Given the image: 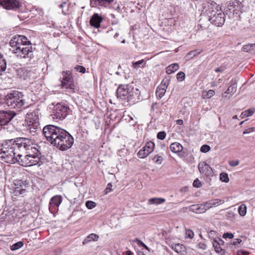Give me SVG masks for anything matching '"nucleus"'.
<instances>
[{
    "mask_svg": "<svg viewBox=\"0 0 255 255\" xmlns=\"http://www.w3.org/2000/svg\"><path fill=\"white\" fill-rule=\"evenodd\" d=\"M176 124L178 125H182L183 124V121L182 120H178L176 121Z\"/></svg>",
    "mask_w": 255,
    "mask_h": 255,
    "instance_id": "obj_59",
    "label": "nucleus"
},
{
    "mask_svg": "<svg viewBox=\"0 0 255 255\" xmlns=\"http://www.w3.org/2000/svg\"><path fill=\"white\" fill-rule=\"evenodd\" d=\"M165 201L164 198H153L148 200L149 204L159 205L164 203Z\"/></svg>",
    "mask_w": 255,
    "mask_h": 255,
    "instance_id": "obj_31",
    "label": "nucleus"
},
{
    "mask_svg": "<svg viewBox=\"0 0 255 255\" xmlns=\"http://www.w3.org/2000/svg\"><path fill=\"white\" fill-rule=\"evenodd\" d=\"M242 242V240L240 239H236L234 240L233 245H237Z\"/></svg>",
    "mask_w": 255,
    "mask_h": 255,
    "instance_id": "obj_58",
    "label": "nucleus"
},
{
    "mask_svg": "<svg viewBox=\"0 0 255 255\" xmlns=\"http://www.w3.org/2000/svg\"><path fill=\"white\" fill-rule=\"evenodd\" d=\"M170 149L172 152L178 153L182 150L183 146L179 142H175L171 144Z\"/></svg>",
    "mask_w": 255,
    "mask_h": 255,
    "instance_id": "obj_24",
    "label": "nucleus"
},
{
    "mask_svg": "<svg viewBox=\"0 0 255 255\" xmlns=\"http://www.w3.org/2000/svg\"><path fill=\"white\" fill-rule=\"evenodd\" d=\"M179 68V65L177 63L171 64L166 68V73L168 74H170L177 71Z\"/></svg>",
    "mask_w": 255,
    "mask_h": 255,
    "instance_id": "obj_29",
    "label": "nucleus"
},
{
    "mask_svg": "<svg viewBox=\"0 0 255 255\" xmlns=\"http://www.w3.org/2000/svg\"><path fill=\"white\" fill-rule=\"evenodd\" d=\"M112 187V183H109L108 184L106 189V191L107 193L109 192L112 191V189H111Z\"/></svg>",
    "mask_w": 255,
    "mask_h": 255,
    "instance_id": "obj_57",
    "label": "nucleus"
},
{
    "mask_svg": "<svg viewBox=\"0 0 255 255\" xmlns=\"http://www.w3.org/2000/svg\"><path fill=\"white\" fill-rule=\"evenodd\" d=\"M119 35V33H116L115 35H114V38H116L117 37H118Z\"/></svg>",
    "mask_w": 255,
    "mask_h": 255,
    "instance_id": "obj_63",
    "label": "nucleus"
},
{
    "mask_svg": "<svg viewBox=\"0 0 255 255\" xmlns=\"http://www.w3.org/2000/svg\"><path fill=\"white\" fill-rule=\"evenodd\" d=\"M17 138L6 140L3 141L0 148L1 154V157L7 163L14 164L17 163L19 164V160L21 158V154L18 153L16 156V149H18L17 144Z\"/></svg>",
    "mask_w": 255,
    "mask_h": 255,
    "instance_id": "obj_4",
    "label": "nucleus"
},
{
    "mask_svg": "<svg viewBox=\"0 0 255 255\" xmlns=\"http://www.w3.org/2000/svg\"><path fill=\"white\" fill-rule=\"evenodd\" d=\"M138 255H146L144 254L142 252L138 253Z\"/></svg>",
    "mask_w": 255,
    "mask_h": 255,
    "instance_id": "obj_64",
    "label": "nucleus"
},
{
    "mask_svg": "<svg viewBox=\"0 0 255 255\" xmlns=\"http://www.w3.org/2000/svg\"><path fill=\"white\" fill-rule=\"evenodd\" d=\"M165 92V85H160L156 90V95L157 98L160 99L164 95Z\"/></svg>",
    "mask_w": 255,
    "mask_h": 255,
    "instance_id": "obj_27",
    "label": "nucleus"
},
{
    "mask_svg": "<svg viewBox=\"0 0 255 255\" xmlns=\"http://www.w3.org/2000/svg\"><path fill=\"white\" fill-rule=\"evenodd\" d=\"M193 186L196 188H199L202 186V184L200 181L196 178L193 183Z\"/></svg>",
    "mask_w": 255,
    "mask_h": 255,
    "instance_id": "obj_49",
    "label": "nucleus"
},
{
    "mask_svg": "<svg viewBox=\"0 0 255 255\" xmlns=\"http://www.w3.org/2000/svg\"><path fill=\"white\" fill-rule=\"evenodd\" d=\"M212 245L216 253H221L222 252L223 253H225V251L220 247V243L216 239H213Z\"/></svg>",
    "mask_w": 255,
    "mask_h": 255,
    "instance_id": "obj_30",
    "label": "nucleus"
},
{
    "mask_svg": "<svg viewBox=\"0 0 255 255\" xmlns=\"http://www.w3.org/2000/svg\"><path fill=\"white\" fill-rule=\"evenodd\" d=\"M188 209L190 212L196 214H201L206 211L203 203L191 205L188 207Z\"/></svg>",
    "mask_w": 255,
    "mask_h": 255,
    "instance_id": "obj_21",
    "label": "nucleus"
},
{
    "mask_svg": "<svg viewBox=\"0 0 255 255\" xmlns=\"http://www.w3.org/2000/svg\"><path fill=\"white\" fill-rule=\"evenodd\" d=\"M99 237L97 234L92 233L89 235L83 241L82 244L85 245L91 241H97L99 239Z\"/></svg>",
    "mask_w": 255,
    "mask_h": 255,
    "instance_id": "obj_23",
    "label": "nucleus"
},
{
    "mask_svg": "<svg viewBox=\"0 0 255 255\" xmlns=\"http://www.w3.org/2000/svg\"><path fill=\"white\" fill-rule=\"evenodd\" d=\"M215 94V92L213 90H210L206 93V94L204 95L205 98H210L213 97Z\"/></svg>",
    "mask_w": 255,
    "mask_h": 255,
    "instance_id": "obj_46",
    "label": "nucleus"
},
{
    "mask_svg": "<svg viewBox=\"0 0 255 255\" xmlns=\"http://www.w3.org/2000/svg\"><path fill=\"white\" fill-rule=\"evenodd\" d=\"M220 180L224 182L228 183L229 181L228 175L227 173L222 172L220 175Z\"/></svg>",
    "mask_w": 255,
    "mask_h": 255,
    "instance_id": "obj_38",
    "label": "nucleus"
},
{
    "mask_svg": "<svg viewBox=\"0 0 255 255\" xmlns=\"http://www.w3.org/2000/svg\"><path fill=\"white\" fill-rule=\"evenodd\" d=\"M73 143L74 138L67 131L66 134H64L63 138L61 139L59 142H57V144L55 146L61 150L64 151L71 148Z\"/></svg>",
    "mask_w": 255,
    "mask_h": 255,
    "instance_id": "obj_10",
    "label": "nucleus"
},
{
    "mask_svg": "<svg viewBox=\"0 0 255 255\" xmlns=\"http://www.w3.org/2000/svg\"><path fill=\"white\" fill-rule=\"evenodd\" d=\"M152 160L154 162L158 164H160L163 161V158L161 156L156 155L153 158Z\"/></svg>",
    "mask_w": 255,
    "mask_h": 255,
    "instance_id": "obj_41",
    "label": "nucleus"
},
{
    "mask_svg": "<svg viewBox=\"0 0 255 255\" xmlns=\"http://www.w3.org/2000/svg\"><path fill=\"white\" fill-rule=\"evenodd\" d=\"M223 237L224 239H226V238L232 239L234 237V235L233 234L230 233H226L223 234Z\"/></svg>",
    "mask_w": 255,
    "mask_h": 255,
    "instance_id": "obj_51",
    "label": "nucleus"
},
{
    "mask_svg": "<svg viewBox=\"0 0 255 255\" xmlns=\"http://www.w3.org/2000/svg\"><path fill=\"white\" fill-rule=\"evenodd\" d=\"M211 148L210 146L204 144L200 148V151L203 153H206L210 150Z\"/></svg>",
    "mask_w": 255,
    "mask_h": 255,
    "instance_id": "obj_45",
    "label": "nucleus"
},
{
    "mask_svg": "<svg viewBox=\"0 0 255 255\" xmlns=\"http://www.w3.org/2000/svg\"><path fill=\"white\" fill-rule=\"evenodd\" d=\"M68 106L62 103H58L53 110V119L63 120L70 113Z\"/></svg>",
    "mask_w": 255,
    "mask_h": 255,
    "instance_id": "obj_9",
    "label": "nucleus"
},
{
    "mask_svg": "<svg viewBox=\"0 0 255 255\" xmlns=\"http://www.w3.org/2000/svg\"><path fill=\"white\" fill-rule=\"evenodd\" d=\"M25 122L28 126L36 127L39 126L38 111L36 110L33 112H28L26 115Z\"/></svg>",
    "mask_w": 255,
    "mask_h": 255,
    "instance_id": "obj_12",
    "label": "nucleus"
},
{
    "mask_svg": "<svg viewBox=\"0 0 255 255\" xmlns=\"http://www.w3.org/2000/svg\"><path fill=\"white\" fill-rule=\"evenodd\" d=\"M166 136V133L164 131H160L157 134V137L158 139L163 140Z\"/></svg>",
    "mask_w": 255,
    "mask_h": 255,
    "instance_id": "obj_48",
    "label": "nucleus"
},
{
    "mask_svg": "<svg viewBox=\"0 0 255 255\" xmlns=\"http://www.w3.org/2000/svg\"><path fill=\"white\" fill-rule=\"evenodd\" d=\"M4 100L6 104L10 109L24 108L26 104L24 95L18 91H11L8 93Z\"/></svg>",
    "mask_w": 255,
    "mask_h": 255,
    "instance_id": "obj_7",
    "label": "nucleus"
},
{
    "mask_svg": "<svg viewBox=\"0 0 255 255\" xmlns=\"http://www.w3.org/2000/svg\"><path fill=\"white\" fill-rule=\"evenodd\" d=\"M143 62H144V60L143 59H142L141 60H139L136 62H133L132 63V67L134 69H137L139 67L143 68L144 66H140V65L141 64H142Z\"/></svg>",
    "mask_w": 255,
    "mask_h": 255,
    "instance_id": "obj_39",
    "label": "nucleus"
},
{
    "mask_svg": "<svg viewBox=\"0 0 255 255\" xmlns=\"http://www.w3.org/2000/svg\"><path fill=\"white\" fill-rule=\"evenodd\" d=\"M7 62L6 58L4 55L0 52V73L5 71L6 68Z\"/></svg>",
    "mask_w": 255,
    "mask_h": 255,
    "instance_id": "obj_25",
    "label": "nucleus"
},
{
    "mask_svg": "<svg viewBox=\"0 0 255 255\" xmlns=\"http://www.w3.org/2000/svg\"><path fill=\"white\" fill-rule=\"evenodd\" d=\"M9 44L11 46L10 50L17 56L24 59L27 58L29 60L33 58L31 43L25 36H15L10 40Z\"/></svg>",
    "mask_w": 255,
    "mask_h": 255,
    "instance_id": "obj_3",
    "label": "nucleus"
},
{
    "mask_svg": "<svg viewBox=\"0 0 255 255\" xmlns=\"http://www.w3.org/2000/svg\"><path fill=\"white\" fill-rule=\"evenodd\" d=\"M201 53V51H198L196 50H192L188 52L186 57L188 59L193 58V57L198 55Z\"/></svg>",
    "mask_w": 255,
    "mask_h": 255,
    "instance_id": "obj_35",
    "label": "nucleus"
},
{
    "mask_svg": "<svg viewBox=\"0 0 255 255\" xmlns=\"http://www.w3.org/2000/svg\"><path fill=\"white\" fill-rule=\"evenodd\" d=\"M136 241L137 242V244L140 246H142V247H143L145 249H147V250H148V247H147V246H146L145 245L144 243H143L142 241H140V240H138L137 239H136Z\"/></svg>",
    "mask_w": 255,
    "mask_h": 255,
    "instance_id": "obj_56",
    "label": "nucleus"
},
{
    "mask_svg": "<svg viewBox=\"0 0 255 255\" xmlns=\"http://www.w3.org/2000/svg\"><path fill=\"white\" fill-rule=\"evenodd\" d=\"M62 80L61 83L62 88L71 90L74 92L75 85L73 83V79L69 71L62 72Z\"/></svg>",
    "mask_w": 255,
    "mask_h": 255,
    "instance_id": "obj_11",
    "label": "nucleus"
},
{
    "mask_svg": "<svg viewBox=\"0 0 255 255\" xmlns=\"http://www.w3.org/2000/svg\"><path fill=\"white\" fill-rule=\"evenodd\" d=\"M22 183V180H14L13 181V188H14V193H15L16 195H17L18 194H16V190L19 189V187L20 186V184Z\"/></svg>",
    "mask_w": 255,
    "mask_h": 255,
    "instance_id": "obj_34",
    "label": "nucleus"
},
{
    "mask_svg": "<svg viewBox=\"0 0 255 255\" xmlns=\"http://www.w3.org/2000/svg\"><path fill=\"white\" fill-rule=\"evenodd\" d=\"M132 253L130 251H128L126 252V255H131Z\"/></svg>",
    "mask_w": 255,
    "mask_h": 255,
    "instance_id": "obj_61",
    "label": "nucleus"
},
{
    "mask_svg": "<svg viewBox=\"0 0 255 255\" xmlns=\"http://www.w3.org/2000/svg\"><path fill=\"white\" fill-rule=\"evenodd\" d=\"M85 205L88 209H92L96 207V204L93 201H87L85 203Z\"/></svg>",
    "mask_w": 255,
    "mask_h": 255,
    "instance_id": "obj_42",
    "label": "nucleus"
},
{
    "mask_svg": "<svg viewBox=\"0 0 255 255\" xmlns=\"http://www.w3.org/2000/svg\"><path fill=\"white\" fill-rule=\"evenodd\" d=\"M23 246V243L22 242H18L13 245H12L10 247V250L11 251H15L18 250L21 248Z\"/></svg>",
    "mask_w": 255,
    "mask_h": 255,
    "instance_id": "obj_36",
    "label": "nucleus"
},
{
    "mask_svg": "<svg viewBox=\"0 0 255 255\" xmlns=\"http://www.w3.org/2000/svg\"><path fill=\"white\" fill-rule=\"evenodd\" d=\"M39 128V126H38L36 127H34L33 126H27V129L29 130L30 133L32 135H35L36 133V131Z\"/></svg>",
    "mask_w": 255,
    "mask_h": 255,
    "instance_id": "obj_40",
    "label": "nucleus"
},
{
    "mask_svg": "<svg viewBox=\"0 0 255 255\" xmlns=\"http://www.w3.org/2000/svg\"><path fill=\"white\" fill-rule=\"evenodd\" d=\"M255 130V128H248L245 129L244 131L243 134H247V133H250L251 132L254 131Z\"/></svg>",
    "mask_w": 255,
    "mask_h": 255,
    "instance_id": "obj_54",
    "label": "nucleus"
},
{
    "mask_svg": "<svg viewBox=\"0 0 255 255\" xmlns=\"http://www.w3.org/2000/svg\"><path fill=\"white\" fill-rule=\"evenodd\" d=\"M225 70V67L224 66H221L220 67L216 68L215 69V71L216 72H222Z\"/></svg>",
    "mask_w": 255,
    "mask_h": 255,
    "instance_id": "obj_55",
    "label": "nucleus"
},
{
    "mask_svg": "<svg viewBox=\"0 0 255 255\" xmlns=\"http://www.w3.org/2000/svg\"><path fill=\"white\" fill-rule=\"evenodd\" d=\"M254 43L245 45L243 46L242 50L244 52H249L254 49Z\"/></svg>",
    "mask_w": 255,
    "mask_h": 255,
    "instance_id": "obj_37",
    "label": "nucleus"
},
{
    "mask_svg": "<svg viewBox=\"0 0 255 255\" xmlns=\"http://www.w3.org/2000/svg\"><path fill=\"white\" fill-rule=\"evenodd\" d=\"M243 7L244 5L241 1L234 0L229 3L225 12L229 18L237 19L243 12Z\"/></svg>",
    "mask_w": 255,
    "mask_h": 255,
    "instance_id": "obj_8",
    "label": "nucleus"
},
{
    "mask_svg": "<svg viewBox=\"0 0 255 255\" xmlns=\"http://www.w3.org/2000/svg\"><path fill=\"white\" fill-rule=\"evenodd\" d=\"M194 234L192 230H191L190 229L186 230V233H185V238H188L190 239H192L194 237Z\"/></svg>",
    "mask_w": 255,
    "mask_h": 255,
    "instance_id": "obj_43",
    "label": "nucleus"
},
{
    "mask_svg": "<svg viewBox=\"0 0 255 255\" xmlns=\"http://www.w3.org/2000/svg\"><path fill=\"white\" fill-rule=\"evenodd\" d=\"M17 144L19 151H24L25 155L21 154V158L19 160V165L24 166H30L39 164L41 158V153L40 146L36 143H34L29 138L24 137L17 138Z\"/></svg>",
    "mask_w": 255,
    "mask_h": 255,
    "instance_id": "obj_1",
    "label": "nucleus"
},
{
    "mask_svg": "<svg viewBox=\"0 0 255 255\" xmlns=\"http://www.w3.org/2000/svg\"><path fill=\"white\" fill-rule=\"evenodd\" d=\"M238 212L241 216H244L247 213V207L245 205L242 204L239 206Z\"/></svg>",
    "mask_w": 255,
    "mask_h": 255,
    "instance_id": "obj_33",
    "label": "nucleus"
},
{
    "mask_svg": "<svg viewBox=\"0 0 255 255\" xmlns=\"http://www.w3.org/2000/svg\"><path fill=\"white\" fill-rule=\"evenodd\" d=\"M0 5L7 10H16L21 6L19 0H0Z\"/></svg>",
    "mask_w": 255,
    "mask_h": 255,
    "instance_id": "obj_13",
    "label": "nucleus"
},
{
    "mask_svg": "<svg viewBox=\"0 0 255 255\" xmlns=\"http://www.w3.org/2000/svg\"><path fill=\"white\" fill-rule=\"evenodd\" d=\"M198 169L201 173L205 175H210L212 172V168L205 162H201L199 163Z\"/></svg>",
    "mask_w": 255,
    "mask_h": 255,
    "instance_id": "obj_19",
    "label": "nucleus"
},
{
    "mask_svg": "<svg viewBox=\"0 0 255 255\" xmlns=\"http://www.w3.org/2000/svg\"><path fill=\"white\" fill-rule=\"evenodd\" d=\"M172 249L177 253L184 251L185 248L184 245L180 244H173L171 246Z\"/></svg>",
    "mask_w": 255,
    "mask_h": 255,
    "instance_id": "obj_28",
    "label": "nucleus"
},
{
    "mask_svg": "<svg viewBox=\"0 0 255 255\" xmlns=\"http://www.w3.org/2000/svg\"><path fill=\"white\" fill-rule=\"evenodd\" d=\"M237 91V81L235 79H232L231 81V85L227 90L222 95V97L229 99Z\"/></svg>",
    "mask_w": 255,
    "mask_h": 255,
    "instance_id": "obj_17",
    "label": "nucleus"
},
{
    "mask_svg": "<svg viewBox=\"0 0 255 255\" xmlns=\"http://www.w3.org/2000/svg\"><path fill=\"white\" fill-rule=\"evenodd\" d=\"M28 182L26 181H23L19 187V189L16 190V194H23L26 192V188L28 187Z\"/></svg>",
    "mask_w": 255,
    "mask_h": 255,
    "instance_id": "obj_26",
    "label": "nucleus"
},
{
    "mask_svg": "<svg viewBox=\"0 0 255 255\" xmlns=\"http://www.w3.org/2000/svg\"><path fill=\"white\" fill-rule=\"evenodd\" d=\"M219 242L220 243V246H221V245H224V241H223V240H222V239H219Z\"/></svg>",
    "mask_w": 255,
    "mask_h": 255,
    "instance_id": "obj_62",
    "label": "nucleus"
},
{
    "mask_svg": "<svg viewBox=\"0 0 255 255\" xmlns=\"http://www.w3.org/2000/svg\"><path fill=\"white\" fill-rule=\"evenodd\" d=\"M255 113V109L251 108L243 112L240 116L242 119L251 116Z\"/></svg>",
    "mask_w": 255,
    "mask_h": 255,
    "instance_id": "obj_32",
    "label": "nucleus"
},
{
    "mask_svg": "<svg viewBox=\"0 0 255 255\" xmlns=\"http://www.w3.org/2000/svg\"><path fill=\"white\" fill-rule=\"evenodd\" d=\"M237 254L238 255H249V253L247 251L241 250L238 251Z\"/></svg>",
    "mask_w": 255,
    "mask_h": 255,
    "instance_id": "obj_53",
    "label": "nucleus"
},
{
    "mask_svg": "<svg viewBox=\"0 0 255 255\" xmlns=\"http://www.w3.org/2000/svg\"><path fill=\"white\" fill-rule=\"evenodd\" d=\"M74 69L82 73H84L86 72V68L82 66L77 65L75 67Z\"/></svg>",
    "mask_w": 255,
    "mask_h": 255,
    "instance_id": "obj_47",
    "label": "nucleus"
},
{
    "mask_svg": "<svg viewBox=\"0 0 255 255\" xmlns=\"http://www.w3.org/2000/svg\"><path fill=\"white\" fill-rule=\"evenodd\" d=\"M185 74L183 72H179L177 74V79L178 81H182L185 79Z\"/></svg>",
    "mask_w": 255,
    "mask_h": 255,
    "instance_id": "obj_44",
    "label": "nucleus"
},
{
    "mask_svg": "<svg viewBox=\"0 0 255 255\" xmlns=\"http://www.w3.org/2000/svg\"><path fill=\"white\" fill-rule=\"evenodd\" d=\"M16 113L13 111H0V125L5 126L9 123L15 116Z\"/></svg>",
    "mask_w": 255,
    "mask_h": 255,
    "instance_id": "obj_14",
    "label": "nucleus"
},
{
    "mask_svg": "<svg viewBox=\"0 0 255 255\" xmlns=\"http://www.w3.org/2000/svg\"><path fill=\"white\" fill-rule=\"evenodd\" d=\"M66 132L63 128L53 125H47L43 128V133L46 139L54 146L61 139L63 138Z\"/></svg>",
    "mask_w": 255,
    "mask_h": 255,
    "instance_id": "obj_6",
    "label": "nucleus"
},
{
    "mask_svg": "<svg viewBox=\"0 0 255 255\" xmlns=\"http://www.w3.org/2000/svg\"><path fill=\"white\" fill-rule=\"evenodd\" d=\"M216 234V232L214 231H211L209 233V236L210 237H211V236H213V235H214L215 234Z\"/></svg>",
    "mask_w": 255,
    "mask_h": 255,
    "instance_id": "obj_60",
    "label": "nucleus"
},
{
    "mask_svg": "<svg viewBox=\"0 0 255 255\" xmlns=\"http://www.w3.org/2000/svg\"><path fill=\"white\" fill-rule=\"evenodd\" d=\"M140 92L132 85H121L117 90V98L126 105L133 104L140 99Z\"/></svg>",
    "mask_w": 255,
    "mask_h": 255,
    "instance_id": "obj_5",
    "label": "nucleus"
},
{
    "mask_svg": "<svg viewBox=\"0 0 255 255\" xmlns=\"http://www.w3.org/2000/svg\"><path fill=\"white\" fill-rule=\"evenodd\" d=\"M102 20L103 18L99 14L94 13L90 19V25L95 28H99Z\"/></svg>",
    "mask_w": 255,
    "mask_h": 255,
    "instance_id": "obj_20",
    "label": "nucleus"
},
{
    "mask_svg": "<svg viewBox=\"0 0 255 255\" xmlns=\"http://www.w3.org/2000/svg\"><path fill=\"white\" fill-rule=\"evenodd\" d=\"M201 16L216 26H222L225 21V14L220 4L212 0H209L204 4Z\"/></svg>",
    "mask_w": 255,
    "mask_h": 255,
    "instance_id": "obj_2",
    "label": "nucleus"
},
{
    "mask_svg": "<svg viewBox=\"0 0 255 255\" xmlns=\"http://www.w3.org/2000/svg\"><path fill=\"white\" fill-rule=\"evenodd\" d=\"M155 144L152 141L147 142L145 145L139 150L137 155L139 158H144L151 153L154 149Z\"/></svg>",
    "mask_w": 255,
    "mask_h": 255,
    "instance_id": "obj_15",
    "label": "nucleus"
},
{
    "mask_svg": "<svg viewBox=\"0 0 255 255\" xmlns=\"http://www.w3.org/2000/svg\"><path fill=\"white\" fill-rule=\"evenodd\" d=\"M224 203V200L219 199H214L213 200H211L208 202L204 203V205L205 206V208H206V211L210 208H212L213 206H216L219 205H221Z\"/></svg>",
    "mask_w": 255,
    "mask_h": 255,
    "instance_id": "obj_22",
    "label": "nucleus"
},
{
    "mask_svg": "<svg viewBox=\"0 0 255 255\" xmlns=\"http://www.w3.org/2000/svg\"><path fill=\"white\" fill-rule=\"evenodd\" d=\"M62 202V197L60 195H56L52 197L49 202V209L51 213H54L58 210V208Z\"/></svg>",
    "mask_w": 255,
    "mask_h": 255,
    "instance_id": "obj_16",
    "label": "nucleus"
},
{
    "mask_svg": "<svg viewBox=\"0 0 255 255\" xmlns=\"http://www.w3.org/2000/svg\"><path fill=\"white\" fill-rule=\"evenodd\" d=\"M16 75L20 79L26 80L29 78L32 74V72L28 68L22 67L16 69Z\"/></svg>",
    "mask_w": 255,
    "mask_h": 255,
    "instance_id": "obj_18",
    "label": "nucleus"
},
{
    "mask_svg": "<svg viewBox=\"0 0 255 255\" xmlns=\"http://www.w3.org/2000/svg\"><path fill=\"white\" fill-rule=\"evenodd\" d=\"M114 0H98L99 3L102 4H110Z\"/></svg>",
    "mask_w": 255,
    "mask_h": 255,
    "instance_id": "obj_52",
    "label": "nucleus"
},
{
    "mask_svg": "<svg viewBox=\"0 0 255 255\" xmlns=\"http://www.w3.org/2000/svg\"><path fill=\"white\" fill-rule=\"evenodd\" d=\"M239 163L240 162L238 160H234L230 161L229 162V164L231 166L235 167L238 165L239 164Z\"/></svg>",
    "mask_w": 255,
    "mask_h": 255,
    "instance_id": "obj_50",
    "label": "nucleus"
}]
</instances>
